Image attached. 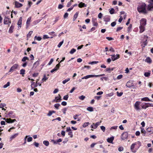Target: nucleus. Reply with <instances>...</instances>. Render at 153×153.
<instances>
[{
    "label": "nucleus",
    "mask_w": 153,
    "mask_h": 153,
    "mask_svg": "<svg viewBox=\"0 0 153 153\" xmlns=\"http://www.w3.org/2000/svg\"><path fill=\"white\" fill-rule=\"evenodd\" d=\"M146 5L143 3L139 5L137 7V10L140 13H146Z\"/></svg>",
    "instance_id": "f257e3e1"
},
{
    "label": "nucleus",
    "mask_w": 153,
    "mask_h": 153,
    "mask_svg": "<svg viewBox=\"0 0 153 153\" xmlns=\"http://www.w3.org/2000/svg\"><path fill=\"white\" fill-rule=\"evenodd\" d=\"M139 148V147H137L136 144L133 143L130 146V149L133 153H135Z\"/></svg>",
    "instance_id": "f03ea898"
},
{
    "label": "nucleus",
    "mask_w": 153,
    "mask_h": 153,
    "mask_svg": "<svg viewBox=\"0 0 153 153\" xmlns=\"http://www.w3.org/2000/svg\"><path fill=\"white\" fill-rule=\"evenodd\" d=\"M140 102L137 101L134 104V108L137 111H140L141 110V108L140 107Z\"/></svg>",
    "instance_id": "7ed1b4c3"
},
{
    "label": "nucleus",
    "mask_w": 153,
    "mask_h": 153,
    "mask_svg": "<svg viewBox=\"0 0 153 153\" xmlns=\"http://www.w3.org/2000/svg\"><path fill=\"white\" fill-rule=\"evenodd\" d=\"M65 58H63V59L61 60L60 62H59L58 64H57L56 65V66L51 71V72L52 73L55 71H57L59 69V67L60 66V63L63 61L65 60Z\"/></svg>",
    "instance_id": "20e7f679"
},
{
    "label": "nucleus",
    "mask_w": 153,
    "mask_h": 153,
    "mask_svg": "<svg viewBox=\"0 0 153 153\" xmlns=\"http://www.w3.org/2000/svg\"><path fill=\"white\" fill-rule=\"evenodd\" d=\"M5 121L8 123H12L16 121V120L15 119L12 120L10 118H2Z\"/></svg>",
    "instance_id": "39448f33"
},
{
    "label": "nucleus",
    "mask_w": 153,
    "mask_h": 153,
    "mask_svg": "<svg viewBox=\"0 0 153 153\" xmlns=\"http://www.w3.org/2000/svg\"><path fill=\"white\" fill-rule=\"evenodd\" d=\"M11 23L10 19L7 17H6L4 19V24H9Z\"/></svg>",
    "instance_id": "423d86ee"
},
{
    "label": "nucleus",
    "mask_w": 153,
    "mask_h": 153,
    "mask_svg": "<svg viewBox=\"0 0 153 153\" xmlns=\"http://www.w3.org/2000/svg\"><path fill=\"white\" fill-rule=\"evenodd\" d=\"M128 137V134L127 132L123 133L121 135V139L123 140H124L126 139Z\"/></svg>",
    "instance_id": "0eeeda50"
},
{
    "label": "nucleus",
    "mask_w": 153,
    "mask_h": 153,
    "mask_svg": "<svg viewBox=\"0 0 153 153\" xmlns=\"http://www.w3.org/2000/svg\"><path fill=\"white\" fill-rule=\"evenodd\" d=\"M59 97H56L55 98V99L53 100V102H59L61 100V97L59 94Z\"/></svg>",
    "instance_id": "6e6552de"
},
{
    "label": "nucleus",
    "mask_w": 153,
    "mask_h": 153,
    "mask_svg": "<svg viewBox=\"0 0 153 153\" xmlns=\"http://www.w3.org/2000/svg\"><path fill=\"white\" fill-rule=\"evenodd\" d=\"M126 86L128 88H130L134 86L132 81L131 80H129L126 84Z\"/></svg>",
    "instance_id": "1a4fd4ad"
},
{
    "label": "nucleus",
    "mask_w": 153,
    "mask_h": 153,
    "mask_svg": "<svg viewBox=\"0 0 153 153\" xmlns=\"http://www.w3.org/2000/svg\"><path fill=\"white\" fill-rule=\"evenodd\" d=\"M146 20L145 19H142L140 21V25L145 26L146 24Z\"/></svg>",
    "instance_id": "9d476101"
},
{
    "label": "nucleus",
    "mask_w": 153,
    "mask_h": 153,
    "mask_svg": "<svg viewBox=\"0 0 153 153\" xmlns=\"http://www.w3.org/2000/svg\"><path fill=\"white\" fill-rule=\"evenodd\" d=\"M18 65L17 64H15L14 65L10 68V69L9 72H13L14 70L16 69L18 67Z\"/></svg>",
    "instance_id": "9b49d317"
},
{
    "label": "nucleus",
    "mask_w": 153,
    "mask_h": 153,
    "mask_svg": "<svg viewBox=\"0 0 153 153\" xmlns=\"http://www.w3.org/2000/svg\"><path fill=\"white\" fill-rule=\"evenodd\" d=\"M141 106L142 108L145 109L149 107L148 103H143L142 104V105Z\"/></svg>",
    "instance_id": "f8f14e48"
},
{
    "label": "nucleus",
    "mask_w": 153,
    "mask_h": 153,
    "mask_svg": "<svg viewBox=\"0 0 153 153\" xmlns=\"http://www.w3.org/2000/svg\"><path fill=\"white\" fill-rule=\"evenodd\" d=\"M104 21L106 22H108L110 21V17L109 16H105L103 18Z\"/></svg>",
    "instance_id": "ddd939ff"
},
{
    "label": "nucleus",
    "mask_w": 153,
    "mask_h": 153,
    "mask_svg": "<svg viewBox=\"0 0 153 153\" xmlns=\"http://www.w3.org/2000/svg\"><path fill=\"white\" fill-rule=\"evenodd\" d=\"M153 8V3H152L151 1L150 3L148 5L147 9L149 10H150L151 9Z\"/></svg>",
    "instance_id": "4468645a"
},
{
    "label": "nucleus",
    "mask_w": 153,
    "mask_h": 153,
    "mask_svg": "<svg viewBox=\"0 0 153 153\" xmlns=\"http://www.w3.org/2000/svg\"><path fill=\"white\" fill-rule=\"evenodd\" d=\"M148 38V37L146 36H144V38L145 39V40L143 42V43L144 45V46L143 47H144L145 46L147 45V39Z\"/></svg>",
    "instance_id": "2eb2a0df"
},
{
    "label": "nucleus",
    "mask_w": 153,
    "mask_h": 153,
    "mask_svg": "<svg viewBox=\"0 0 153 153\" xmlns=\"http://www.w3.org/2000/svg\"><path fill=\"white\" fill-rule=\"evenodd\" d=\"M15 7L17 8L20 7H22L23 6L22 4L19 3L17 1H16L15 2Z\"/></svg>",
    "instance_id": "dca6fc26"
},
{
    "label": "nucleus",
    "mask_w": 153,
    "mask_h": 153,
    "mask_svg": "<svg viewBox=\"0 0 153 153\" xmlns=\"http://www.w3.org/2000/svg\"><path fill=\"white\" fill-rule=\"evenodd\" d=\"M146 131L151 134H152L153 133V127H149L147 128Z\"/></svg>",
    "instance_id": "f3484780"
},
{
    "label": "nucleus",
    "mask_w": 153,
    "mask_h": 153,
    "mask_svg": "<svg viewBox=\"0 0 153 153\" xmlns=\"http://www.w3.org/2000/svg\"><path fill=\"white\" fill-rule=\"evenodd\" d=\"M39 81V79H37L36 84L35 83L33 85H34V87H32V86H31V88H32V89H33L34 88H35V87H37L38 85H39V86H41V83H38V82Z\"/></svg>",
    "instance_id": "a211bd4d"
},
{
    "label": "nucleus",
    "mask_w": 153,
    "mask_h": 153,
    "mask_svg": "<svg viewBox=\"0 0 153 153\" xmlns=\"http://www.w3.org/2000/svg\"><path fill=\"white\" fill-rule=\"evenodd\" d=\"M86 6L87 5L82 2H80L78 4V7L80 8L83 7H86Z\"/></svg>",
    "instance_id": "6ab92c4d"
},
{
    "label": "nucleus",
    "mask_w": 153,
    "mask_h": 153,
    "mask_svg": "<svg viewBox=\"0 0 153 153\" xmlns=\"http://www.w3.org/2000/svg\"><path fill=\"white\" fill-rule=\"evenodd\" d=\"M95 77V75H87L85 76L82 78V79H87L88 78H90V77Z\"/></svg>",
    "instance_id": "aec40b11"
},
{
    "label": "nucleus",
    "mask_w": 153,
    "mask_h": 153,
    "mask_svg": "<svg viewBox=\"0 0 153 153\" xmlns=\"http://www.w3.org/2000/svg\"><path fill=\"white\" fill-rule=\"evenodd\" d=\"M114 139V137H110V138H108L107 139V141L108 142L111 143H112L113 140Z\"/></svg>",
    "instance_id": "412c9836"
},
{
    "label": "nucleus",
    "mask_w": 153,
    "mask_h": 153,
    "mask_svg": "<svg viewBox=\"0 0 153 153\" xmlns=\"http://www.w3.org/2000/svg\"><path fill=\"white\" fill-rule=\"evenodd\" d=\"M145 61L148 64H150L152 62V60L150 58H146Z\"/></svg>",
    "instance_id": "4be33fe9"
},
{
    "label": "nucleus",
    "mask_w": 153,
    "mask_h": 153,
    "mask_svg": "<svg viewBox=\"0 0 153 153\" xmlns=\"http://www.w3.org/2000/svg\"><path fill=\"white\" fill-rule=\"evenodd\" d=\"M92 22L93 25L94 26H97L98 25V23L96 22V19H92Z\"/></svg>",
    "instance_id": "5701e85b"
},
{
    "label": "nucleus",
    "mask_w": 153,
    "mask_h": 153,
    "mask_svg": "<svg viewBox=\"0 0 153 153\" xmlns=\"http://www.w3.org/2000/svg\"><path fill=\"white\" fill-rule=\"evenodd\" d=\"M139 28L140 29V33H142L144 31V29H144V26H143L140 25V26L139 27Z\"/></svg>",
    "instance_id": "b1692460"
},
{
    "label": "nucleus",
    "mask_w": 153,
    "mask_h": 153,
    "mask_svg": "<svg viewBox=\"0 0 153 153\" xmlns=\"http://www.w3.org/2000/svg\"><path fill=\"white\" fill-rule=\"evenodd\" d=\"M18 135V133H17L12 135L10 138V140H12L13 139L15 138Z\"/></svg>",
    "instance_id": "393cba45"
},
{
    "label": "nucleus",
    "mask_w": 153,
    "mask_h": 153,
    "mask_svg": "<svg viewBox=\"0 0 153 153\" xmlns=\"http://www.w3.org/2000/svg\"><path fill=\"white\" fill-rule=\"evenodd\" d=\"M150 73L151 71H149L148 72H145L144 74V75L146 77H149L150 75Z\"/></svg>",
    "instance_id": "a878e982"
},
{
    "label": "nucleus",
    "mask_w": 153,
    "mask_h": 153,
    "mask_svg": "<svg viewBox=\"0 0 153 153\" xmlns=\"http://www.w3.org/2000/svg\"><path fill=\"white\" fill-rule=\"evenodd\" d=\"M101 123V121L100 122H98L97 123H96L95 124H94V123H93V125H94V128H95V129L97 128V126H99L100 123Z\"/></svg>",
    "instance_id": "bb28decb"
},
{
    "label": "nucleus",
    "mask_w": 153,
    "mask_h": 153,
    "mask_svg": "<svg viewBox=\"0 0 153 153\" xmlns=\"http://www.w3.org/2000/svg\"><path fill=\"white\" fill-rule=\"evenodd\" d=\"M78 14H79V12H76V13L74 14V16L73 19V21H75V20L76 19V18H77L78 15Z\"/></svg>",
    "instance_id": "cd10ccee"
},
{
    "label": "nucleus",
    "mask_w": 153,
    "mask_h": 153,
    "mask_svg": "<svg viewBox=\"0 0 153 153\" xmlns=\"http://www.w3.org/2000/svg\"><path fill=\"white\" fill-rule=\"evenodd\" d=\"M141 100L145 101H149L150 100L147 97H144L141 99Z\"/></svg>",
    "instance_id": "c85d7f7f"
},
{
    "label": "nucleus",
    "mask_w": 153,
    "mask_h": 153,
    "mask_svg": "<svg viewBox=\"0 0 153 153\" xmlns=\"http://www.w3.org/2000/svg\"><path fill=\"white\" fill-rule=\"evenodd\" d=\"M87 110L88 111L92 112L94 111V108L92 107H88L87 108Z\"/></svg>",
    "instance_id": "c756f323"
},
{
    "label": "nucleus",
    "mask_w": 153,
    "mask_h": 153,
    "mask_svg": "<svg viewBox=\"0 0 153 153\" xmlns=\"http://www.w3.org/2000/svg\"><path fill=\"white\" fill-rule=\"evenodd\" d=\"M22 17L20 18L19 19L18 22V26H21L22 23Z\"/></svg>",
    "instance_id": "7c9ffc66"
},
{
    "label": "nucleus",
    "mask_w": 153,
    "mask_h": 153,
    "mask_svg": "<svg viewBox=\"0 0 153 153\" xmlns=\"http://www.w3.org/2000/svg\"><path fill=\"white\" fill-rule=\"evenodd\" d=\"M70 79L69 78H68L67 79H65V80H64L62 82V83L63 84H65L66 82H67L69 81L70 80Z\"/></svg>",
    "instance_id": "2f4dec72"
},
{
    "label": "nucleus",
    "mask_w": 153,
    "mask_h": 153,
    "mask_svg": "<svg viewBox=\"0 0 153 153\" xmlns=\"http://www.w3.org/2000/svg\"><path fill=\"white\" fill-rule=\"evenodd\" d=\"M14 28V26H11L10 27V28L9 30V33H11L13 32V30Z\"/></svg>",
    "instance_id": "473e14b6"
},
{
    "label": "nucleus",
    "mask_w": 153,
    "mask_h": 153,
    "mask_svg": "<svg viewBox=\"0 0 153 153\" xmlns=\"http://www.w3.org/2000/svg\"><path fill=\"white\" fill-rule=\"evenodd\" d=\"M43 143L46 146H48L49 144V142L48 141L45 140L43 142Z\"/></svg>",
    "instance_id": "72a5a7b5"
},
{
    "label": "nucleus",
    "mask_w": 153,
    "mask_h": 153,
    "mask_svg": "<svg viewBox=\"0 0 153 153\" xmlns=\"http://www.w3.org/2000/svg\"><path fill=\"white\" fill-rule=\"evenodd\" d=\"M99 62L98 61H94L91 62H90L88 63L89 64L93 65L94 64H97Z\"/></svg>",
    "instance_id": "f704fd0d"
},
{
    "label": "nucleus",
    "mask_w": 153,
    "mask_h": 153,
    "mask_svg": "<svg viewBox=\"0 0 153 153\" xmlns=\"http://www.w3.org/2000/svg\"><path fill=\"white\" fill-rule=\"evenodd\" d=\"M33 33V31H30L28 33L27 35V39H28V38H30V36Z\"/></svg>",
    "instance_id": "c9c22d12"
},
{
    "label": "nucleus",
    "mask_w": 153,
    "mask_h": 153,
    "mask_svg": "<svg viewBox=\"0 0 153 153\" xmlns=\"http://www.w3.org/2000/svg\"><path fill=\"white\" fill-rule=\"evenodd\" d=\"M48 77H46L45 75H44L43 78L42 79V81L43 82L45 81L48 79Z\"/></svg>",
    "instance_id": "e433bc0d"
},
{
    "label": "nucleus",
    "mask_w": 153,
    "mask_h": 153,
    "mask_svg": "<svg viewBox=\"0 0 153 153\" xmlns=\"http://www.w3.org/2000/svg\"><path fill=\"white\" fill-rule=\"evenodd\" d=\"M34 38L36 39L38 41L41 40L42 39L40 36H35Z\"/></svg>",
    "instance_id": "4c0bfd02"
},
{
    "label": "nucleus",
    "mask_w": 153,
    "mask_h": 153,
    "mask_svg": "<svg viewBox=\"0 0 153 153\" xmlns=\"http://www.w3.org/2000/svg\"><path fill=\"white\" fill-rule=\"evenodd\" d=\"M10 83L9 82H8L7 84L5 85H4V86H3V88H7V87L9 86H10Z\"/></svg>",
    "instance_id": "58836bf2"
},
{
    "label": "nucleus",
    "mask_w": 153,
    "mask_h": 153,
    "mask_svg": "<svg viewBox=\"0 0 153 153\" xmlns=\"http://www.w3.org/2000/svg\"><path fill=\"white\" fill-rule=\"evenodd\" d=\"M60 106V105L59 104H56L54 105V107L57 109H59V107Z\"/></svg>",
    "instance_id": "ea45409f"
},
{
    "label": "nucleus",
    "mask_w": 153,
    "mask_h": 153,
    "mask_svg": "<svg viewBox=\"0 0 153 153\" xmlns=\"http://www.w3.org/2000/svg\"><path fill=\"white\" fill-rule=\"evenodd\" d=\"M31 19V17H29V18H28V19H27V22H26L27 25H29Z\"/></svg>",
    "instance_id": "a19ab883"
},
{
    "label": "nucleus",
    "mask_w": 153,
    "mask_h": 153,
    "mask_svg": "<svg viewBox=\"0 0 153 153\" xmlns=\"http://www.w3.org/2000/svg\"><path fill=\"white\" fill-rule=\"evenodd\" d=\"M25 70L24 69H22L20 71V74L22 75H24L25 74Z\"/></svg>",
    "instance_id": "79ce46f5"
},
{
    "label": "nucleus",
    "mask_w": 153,
    "mask_h": 153,
    "mask_svg": "<svg viewBox=\"0 0 153 153\" xmlns=\"http://www.w3.org/2000/svg\"><path fill=\"white\" fill-rule=\"evenodd\" d=\"M134 143L136 144V146H137V145H138V147H139V148L141 146V143L139 141Z\"/></svg>",
    "instance_id": "37998d69"
},
{
    "label": "nucleus",
    "mask_w": 153,
    "mask_h": 153,
    "mask_svg": "<svg viewBox=\"0 0 153 153\" xmlns=\"http://www.w3.org/2000/svg\"><path fill=\"white\" fill-rule=\"evenodd\" d=\"M85 98V97L83 95H82L79 97V99L83 100Z\"/></svg>",
    "instance_id": "c03bdc74"
},
{
    "label": "nucleus",
    "mask_w": 153,
    "mask_h": 153,
    "mask_svg": "<svg viewBox=\"0 0 153 153\" xmlns=\"http://www.w3.org/2000/svg\"><path fill=\"white\" fill-rule=\"evenodd\" d=\"M109 12L111 14H114V10L113 8H111L109 11Z\"/></svg>",
    "instance_id": "a18cd8bd"
},
{
    "label": "nucleus",
    "mask_w": 153,
    "mask_h": 153,
    "mask_svg": "<svg viewBox=\"0 0 153 153\" xmlns=\"http://www.w3.org/2000/svg\"><path fill=\"white\" fill-rule=\"evenodd\" d=\"M141 132L142 133H143L145 134L146 133V131L143 128H141Z\"/></svg>",
    "instance_id": "49530a36"
},
{
    "label": "nucleus",
    "mask_w": 153,
    "mask_h": 153,
    "mask_svg": "<svg viewBox=\"0 0 153 153\" xmlns=\"http://www.w3.org/2000/svg\"><path fill=\"white\" fill-rule=\"evenodd\" d=\"M63 42H64V40H63L62 41L60 42L59 43V44L57 46L59 48H60L61 47V46L63 44Z\"/></svg>",
    "instance_id": "de8ad7c7"
},
{
    "label": "nucleus",
    "mask_w": 153,
    "mask_h": 153,
    "mask_svg": "<svg viewBox=\"0 0 153 153\" xmlns=\"http://www.w3.org/2000/svg\"><path fill=\"white\" fill-rule=\"evenodd\" d=\"M117 95L118 97H121L123 94V93L121 92L120 93H119L118 92H117Z\"/></svg>",
    "instance_id": "09e8293b"
},
{
    "label": "nucleus",
    "mask_w": 153,
    "mask_h": 153,
    "mask_svg": "<svg viewBox=\"0 0 153 153\" xmlns=\"http://www.w3.org/2000/svg\"><path fill=\"white\" fill-rule=\"evenodd\" d=\"M76 51V50L75 49L73 48L71 50V51L70 52V53L71 54H73V53H74V52H75Z\"/></svg>",
    "instance_id": "8fccbe9b"
},
{
    "label": "nucleus",
    "mask_w": 153,
    "mask_h": 153,
    "mask_svg": "<svg viewBox=\"0 0 153 153\" xmlns=\"http://www.w3.org/2000/svg\"><path fill=\"white\" fill-rule=\"evenodd\" d=\"M100 128H101V129L102 130V131L103 132H104L105 131V127L104 126H101Z\"/></svg>",
    "instance_id": "3c124183"
},
{
    "label": "nucleus",
    "mask_w": 153,
    "mask_h": 153,
    "mask_svg": "<svg viewBox=\"0 0 153 153\" xmlns=\"http://www.w3.org/2000/svg\"><path fill=\"white\" fill-rule=\"evenodd\" d=\"M6 104L5 103H1L0 105V108H2L6 106Z\"/></svg>",
    "instance_id": "603ef678"
},
{
    "label": "nucleus",
    "mask_w": 153,
    "mask_h": 153,
    "mask_svg": "<svg viewBox=\"0 0 153 153\" xmlns=\"http://www.w3.org/2000/svg\"><path fill=\"white\" fill-rule=\"evenodd\" d=\"M89 124V123L88 122H87V123H85L83 125V127H86Z\"/></svg>",
    "instance_id": "864d4df0"
},
{
    "label": "nucleus",
    "mask_w": 153,
    "mask_h": 153,
    "mask_svg": "<svg viewBox=\"0 0 153 153\" xmlns=\"http://www.w3.org/2000/svg\"><path fill=\"white\" fill-rule=\"evenodd\" d=\"M68 97H69L68 95H66L64 96L63 99L65 100H67L68 98Z\"/></svg>",
    "instance_id": "5fc2aeb1"
},
{
    "label": "nucleus",
    "mask_w": 153,
    "mask_h": 153,
    "mask_svg": "<svg viewBox=\"0 0 153 153\" xmlns=\"http://www.w3.org/2000/svg\"><path fill=\"white\" fill-rule=\"evenodd\" d=\"M131 27L132 25L131 24L129 26L128 28L127 31H128V32H129L130 31L131 28Z\"/></svg>",
    "instance_id": "6e6d98bb"
},
{
    "label": "nucleus",
    "mask_w": 153,
    "mask_h": 153,
    "mask_svg": "<svg viewBox=\"0 0 153 153\" xmlns=\"http://www.w3.org/2000/svg\"><path fill=\"white\" fill-rule=\"evenodd\" d=\"M50 38V37H48V36L47 35H43V38L44 39H48Z\"/></svg>",
    "instance_id": "4d7b16f0"
},
{
    "label": "nucleus",
    "mask_w": 153,
    "mask_h": 153,
    "mask_svg": "<svg viewBox=\"0 0 153 153\" xmlns=\"http://www.w3.org/2000/svg\"><path fill=\"white\" fill-rule=\"evenodd\" d=\"M53 59L52 58L51 59L50 61L49 62V63L48 64V65H50L53 62Z\"/></svg>",
    "instance_id": "13d9d810"
},
{
    "label": "nucleus",
    "mask_w": 153,
    "mask_h": 153,
    "mask_svg": "<svg viewBox=\"0 0 153 153\" xmlns=\"http://www.w3.org/2000/svg\"><path fill=\"white\" fill-rule=\"evenodd\" d=\"M32 138L31 137H30L27 139V141L28 142H30L32 141Z\"/></svg>",
    "instance_id": "bf43d9fd"
},
{
    "label": "nucleus",
    "mask_w": 153,
    "mask_h": 153,
    "mask_svg": "<svg viewBox=\"0 0 153 153\" xmlns=\"http://www.w3.org/2000/svg\"><path fill=\"white\" fill-rule=\"evenodd\" d=\"M68 135H70V137L71 138H72L73 137V134H72V133L71 131H70L68 132Z\"/></svg>",
    "instance_id": "052dcab7"
},
{
    "label": "nucleus",
    "mask_w": 153,
    "mask_h": 153,
    "mask_svg": "<svg viewBox=\"0 0 153 153\" xmlns=\"http://www.w3.org/2000/svg\"><path fill=\"white\" fill-rule=\"evenodd\" d=\"M123 28V27H118L117 28V29L116 30V31L118 32V31H120V30H121Z\"/></svg>",
    "instance_id": "680f3d73"
},
{
    "label": "nucleus",
    "mask_w": 153,
    "mask_h": 153,
    "mask_svg": "<svg viewBox=\"0 0 153 153\" xmlns=\"http://www.w3.org/2000/svg\"><path fill=\"white\" fill-rule=\"evenodd\" d=\"M102 14L101 13H100L98 15V17L99 19H101L102 18Z\"/></svg>",
    "instance_id": "e2e57ef3"
},
{
    "label": "nucleus",
    "mask_w": 153,
    "mask_h": 153,
    "mask_svg": "<svg viewBox=\"0 0 153 153\" xmlns=\"http://www.w3.org/2000/svg\"><path fill=\"white\" fill-rule=\"evenodd\" d=\"M116 25V22H112L111 24V25L112 27H114V26Z\"/></svg>",
    "instance_id": "0e129e2a"
},
{
    "label": "nucleus",
    "mask_w": 153,
    "mask_h": 153,
    "mask_svg": "<svg viewBox=\"0 0 153 153\" xmlns=\"http://www.w3.org/2000/svg\"><path fill=\"white\" fill-rule=\"evenodd\" d=\"M66 131L67 132H70L71 131V129L70 128V127H67L66 128Z\"/></svg>",
    "instance_id": "69168bd1"
},
{
    "label": "nucleus",
    "mask_w": 153,
    "mask_h": 153,
    "mask_svg": "<svg viewBox=\"0 0 153 153\" xmlns=\"http://www.w3.org/2000/svg\"><path fill=\"white\" fill-rule=\"evenodd\" d=\"M122 77L123 75L121 74H120L117 76V78L118 79H121L122 78Z\"/></svg>",
    "instance_id": "338daca9"
},
{
    "label": "nucleus",
    "mask_w": 153,
    "mask_h": 153,
    "mask_svg": "<svg viewBox=\"0 0 153 153\" xmlns=\"http://www.w3.org/2000/svg\"><path fill=\"white\" fill-rule=\"evenodd\" d=\"M68 14L67 13H66L64 16V18H66L67 17H68Z\"/></svg>",
    "instance_id": "774afa93"
}]
</instances>
